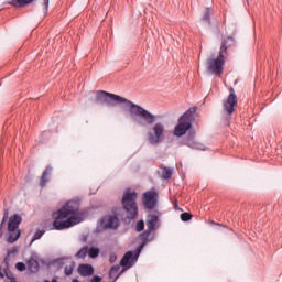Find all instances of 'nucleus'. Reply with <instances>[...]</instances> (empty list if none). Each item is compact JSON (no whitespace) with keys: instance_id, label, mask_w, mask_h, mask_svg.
<instances>
[{"instance_id":"obj_23","label":"nucleus","mask_w":282,"mask_h":282,"mask_svg":"<svg viewBox=\"0 0 282 282\" xmlns=\"http://www.w3.org/2000/svg\"><path fill=\"white\" fill-rule=\"evenodd\" d=\"M202 21L210 24V9L209 8L205 9Z\"/></svg>"},{"instance_id":"obj_32","label":"nucleus","mask_w":282,"mask_h":282,"mask_svg":"<svg viewBox=\"0 0 282 282\" xmlns=\"http://www.w3.org/2000/svg\"><path fill=\"white\" fill-rule=\"evenodd\" d=\"M44 282H58V280L56 278H53L52 281L45 280Z\"/></svg>"},{"instance_id":"obj_21","label":"nucleus","mask_w":282,"mask_h":282,"mask_svg":"<svg viewBox=\"0 0 282 282\" xmlns=\"http://www.w3.org/2000/svg\"><path fill=\"white\" fill-rule=\"evenodd\" d=\"M29 272H36V260L34 257H31L30 260L26 262Z\"/></svg>"},{"instance_id":"obj_3","label":"nucleus","mask_w":282,"mask_h":282,"mask_svg":"<svg viewBox=\"0 0 282 282\" xmlns=\"http://www.w3.org/2000/svg\"><path fill=\"white\" fill-rule=\"evenodd\" d=\"M235 45V39L227 37L223 41L220 46L219 56H212L207 59L206 65L210 74L221 76L224 72V65H226V56H228V47Z\"/></svg>"},{"instance_id":"obj_9","label":"nucleus","mask_w":282,"mask_h":282,"mask_svg":"<svg viewBox=\"0 0 282 282\" xmlns=\"http://www.w3.org/2000/svg\"><path fill=\"white\" fill-rule=\"evenodd\" d=\"M229 93L230 94L227 97V99H225L223 106L226 113H228L229 116H232V113H235V107H237L238 105V99H237V93H235V88H230Z\"/></svg>"},{"instance_id":"obj_28","label":"nucleus","mask_w":282,"mask_h":282,"mask_svg":"<svg viewBox=\"0 0 282 282\" xmlns=\"http://www.w3.org/2000/svg\"><path fill=\"white\" fill-rule=\"evenodd\" d=\"M15 268L19 270V272H24V270H26L25 263L23 262L15 263Z\"/></svg>"},{"instance_id":"obj_22","label":"nucleus","mask_w":282,"mask_h":282,"mask_svg":"<svg viewBox=\"0 0 282 282\" xmlns=\"http://www.w3.org/2000/svg\"><path fill=\"white\" fill-rule=\"evenodd\" d=\"M98 254H100V249L93 247V248H88V256L90 257V259H96V257H98Z\"/></svg>"},{"instance_id":"obj_31","label":"nucleus","mask_w":282,"mask_h":282,"mask_svg":"<svg viewBox=\"0 0 282 282\" xmlns=\"http://www.w3.org/2000/svg\"><path fill=\"white\" fill-rule=\"evenodd\" d=\"M41 237H43V232H36V239H40Z\"/></svg>"},{"instance_id":"obj_20","label":"nucleus","mask_w":282,"mask_h":282,"mask_svg":"<svg viewBox=\"0 0 282 282\" xmlns=\"http://www.w3.org/2000/svg\"><path fill=\"white\" fill-rule=\"evenodd\" d=\"M89 252V247H83L76 254V259H85Z\"/></svg>"},{"instance_id":"obj_6","label":"nucleus","mask_w":282,"mask_h":282,"mask_svg":"<svg viewBox=\"0 0 282 282\" xmlns=\"http://www.w3.org/2000/svg\"><path fill=\"white\" fill-rule=\"evenodd\" d=\"M138 193L126 189L122 197V205L128 213V219L138 217Z\"/></svg>"},{"instance_id":"obj_14","label":"nucleus","mask_w":282,"mask_h":282,"mask_svg":"<svg viewBox=\"0 0 282 282\" xmlns=\"http://www.w3.org/2000/svg\"><path fill=\"white\" fill-rule=\"evenodd\" d=\"M50 0H37V10L42 17H47Z\"/></svg>"},{"instance_id":"obj_33","label":"nucleus","mask_w":282,"mask_h":282,"mask_svg":"<svg viewBox=\"0 0 282 282\" xmlns=\"http://www.w3.org/2000/svg\"><path fill=\"white\" fill-rule=\"evenodd\" d=\"M14 252H17V248H14L13 250L9 251L8 254H14Z\"/></svg>"},{"instance_id":"obj_5","label":"nucleus","mask_w":282,"mask_h":282,"mask_svg":"<svg viewBox=\"0 0 282 282\" xmlns=\"http://www.w3.org/2000/svg\"><path fill=\"white\" fill-rule=\"evenodd\" d=\"M134 263L133 251L126 252L120 261V265L123 269L120 271V265L118 264L111 267L109 271V279H112L116 282L120 276H122V274H124V272H127V270H129V268H133Z\"/></svg>"},{"instance_id":"obj_18","label":"nucleus","mask_w":282,"mask_h":282,"mask_svg":"<svg viewBox=\"0 0 282 282\" xmlns=\"http://www.w3.org/2000/svg\"><path fill=\"white\" fill-rule=\"evenodd\" d=\"M8 217H10V210L6 208L2 220L0 223V237H3V226H6V221H8Z\"/></svg>"},{"instance_id":"obj_11","label":"nucleus","mask_w":282,"mask_h":282,"mask_svg":"<svg viewBox=\"0 0 282 282\" xmlns=\"http://www.w3.org/2000/svg\"><path fill=\"white\" fill-rule=\"evenodd\" d=\"M23 221V218L19 214H14L9 217L7 230H19L20 224Z\"/></svg>"},{"instance_id":"obj_36","label":"nucleus","mask_w":282,"mask_h":282,"mask_svg":"<svg viewBox=\"0 0 282 282\" xmlns=\"http://www.w3.org/2000/svg\"><path fill=\"white\" fill-rule=\"evenodd\" d=\"M35 239H36V234L33 235L32 241H34Z\"/></svg>"},{"instance_id":"obj_25","label":"nucleus","mask_w":282,"mask_h":282,"mask_svg":"<svg viewBox=\"0 0 282 282\" xmlns=\"http://www.w3.org/2000/svg\"><path fill=\"white\" fill-rule=\"evenodd\" d=\"M4 274L7 279H9L10 281L17 280V278H14V273H12V271H10L9 268L4 269Z\"/></svg>"},{"instance_id":"obj_7","label":"nucleus","mask_w":282,"mask_h":282,"mask_svg":"<svg viewBox=\"0 0 282 282\" xmlns=\"http://www.w3.org/2000/svg\"><path fill=\"white\" fill-rule=\"evenodd\" d=\"M166 138V127L163 122H156L152 126L151 130L148 132V142L152 145H158L160 142H164Z\"/></svg>"},{"instance_id":"obj_16","label":"nucleus","mask_w":282,"mask_h":282,"mask_svg":"<svg viewBox=\"0 0 282 282\" xmlns=\"http://www.w3.org/2000/svg\"><path fill=\"white\" fill-rule=\"evenodd\" d=\"M34 0H11L9 1V6L13 8H28V6H32Z\"/></svg>"},{"instance_id":"obj_2","label":"nucleus","mask_w":282,"mask_h":282,"mask_svg":"<svg viewBox=\"0 0 282 282\" xmlns=\"http://www.w3.org/2000/svg\"><path fill=\"white\" fill-rule=\"evenodd\" d=\"M53 223L55 230H65V228H72L76 224H80L83 218L80 217V203L78 200H70L66 203L65 207L53 213Z\"/></svg>"},{"instance_id":"obj_34","label":"nucleus","mask_w":282,"mask_h":282,"mask_svg":"<svg viewBox=\"0 0 282 282\" xmlns=\"http://www.w3.org/2000/svg\"><path fill=\"white\" fill-rule=\"evenodd\" d=\"M6 274H3V272H1V267H0V279H4Z\"/></svg>"},{"instance_id":"obj_24","label":"nucleus","mask_w":282,"mask_h":282,"mask_svg":"<svg viewBox=\"0 0 282 282\" xmlns=\"http://www.w3.org/2000/svg\"><path fill=\"white\" fill-rule=\"evenodd\" d=\"M192 149H198L199 151H206V147L202 143L193 142L188 144Z\"/></svg>"},{"instance_id":"obj_29","label":"nucleus","mask_w":282,"mask_h":282,"mask_svg":"<svg viewBox=\"0 0 282 282\" xmlns=\"http://www.w3.org/2000/svg\"><path fill=\"white\" fill-rule=\"evenodd\" d=\"M64 273L66 274V276H72V274H74V268L65 267Z\"/></svg>"},{"instance_id":"obj_12","label":"nucleus","mask_w":282,"mask_h":282,"mask_svg":"<svg viewBox=\"0 0 282 282\" xmlns=\"http://www.w3.org/2000/svg\"><path fill=\"white\" fill-rule=\"evenodd\" d=\"M105 228H118V216H105L101 220Z\"/></svg>"},{"instance_id":"obj_19","label":"nucleus","mask_w":282,"mask_h":282,"mask_svg":"<svg viewBox=\"0 0 282 282\" xmlns=\"http://www.w3.org/2000/svg\"><path fill=\"white\" fill-rule=\"evenodd\" d=\"M161 177L162 180H171V177H173V170L170 167H163Z\"/></svg>"},{"instance_id":"obj_13","label":"nucleus","mask_w":282,"mask_h":282,"mask_svg":"<svg viewBox=\"0 0 282 282\" xmlns=\"http://www.w3.org/2000/svg\"><path fill=\"white\" fill-rule=\"evenodd\" d=\"M77 272L80 276H93L95 270L91 264H79Z\"/></svg>"},{"instance_id":"obj_10","label":"nucleus","mask_w":282,"mask_h":282,"mask_svg":"<svg viewBox=\"0 0 282 282\" xmlns=\"http://www.w3.org/2000/svg\"><path fill=\"white\" fill-rule=\"evenodd\" d=\"M145 224L148 230H158L160 228V217L155 214H150L147 217Z\"/></svg>"},{"instance_id":"obj_4","label":"nucleus","mask_w":282,"mask_h":282,"mask_svg":"<svg viewBox=\"0 0 282 282\" xmlns=\"http://www.w3.org/2000/svg\"><path fill=\"white\" fill-rule=\"evenodd\" d=\"M196 111V108H189L180 117L178 123L174 128L173 135L182 138V135H186V132L191 131Z\"/></svg>"},{"instance_id":"obj_1","label":"nucleus","mask_w":282,"mask_h":282,"mask_svg":"<svg viewBox=\"0 0 282 282\" xmlns=\"http://www.w3.org/2000/svg\"><path fill=\"white\" fill-rule=\"evenodd\" d=\"M95 102L97 105H107V107H116V104L120 105L123 102L127 105L130 116L134 118L139 127H152V124H155V120H158L155 115L133 101L105 90L97 91Z\"/></svg>"},{"instance_id":"obj_30","label":"nucleus","mask_w":282,"mask_h":282,"mask_svg":"<svg viewBox=\"0 0 282 282\" xmlns=\"http://www.w3.org/2000/svg\"><path fill=\"white\" fill-rule=\"evenodd\" d=\"M116 259H118V256H117V254H111V256L109 257L110 263H116Z\"/></svg>"},{"instance_id":"obj_15","label":"nucleus","mask_w":282,"mask_h":282,"mask_svg":"<svg viewBox=\"0 0 282 282\" xmlns=\"http://www.w3.org/2000/svg\"><path fill=\"white\" fill-rule=\"evenodd\" d=\"M20 237H21V230L19 229L8 230L7 242L14 243L19 241Z\"/></svg>"},{"instance_id":"obj_35","label":"nucleus","mask_w":282,"mask_h":282,"mask_svg":"<svg viewBox=\"0 0 282 282\" xmlns=\"http://www.w3.org/2000/svg\"><path fill=\"white\" fill-rule=\"evenodd\" d=\"M142 248H144V243H142V245L140 246V248L138 249V252H141Z\"/></svg>"},{"instance_id":"obj_27","label":"nucleus","mask_w":282,"mask_h":282,"mask_svg":"<svg viewBox=\"0 0 282 282\" xmlns=\"http://www.w3.org/2000/svg\"><path fill=\"white\" fill-rule=\"evenodd\" d=\"M137 232H142L144 230V220H139L135 225Z\"/></svg>"},{"instance_id":"obj_26","label":"nucleus","mask_w":282,"mask_h":282,"mask_svg":"<svg viewBox=\"0 0 282 282\" xmlns=\"http://www.w3.org/2000/svg\"><path fill=\"white\" fill-rule=\"evenodd\" d=\"M181 219L182 221H191V219H193V215H191L189 213H183L181 214Z\"/></svg>"},{"instance_id":"obj_8","label":"nucleus","mask_w":282,"mask_h":282,"mask_svg":"<svg viewBox=\"0 0 282 282\" xmlns=\"http://www.w3.org/2000/svg\"><path fill=\"white\" fill-rule=\"evenodd\" d=\"M158 197H160V195L155 192V189L144 192L142 196V204L144 208L148 210H153V208L158 206Z\"/></svg>"},{"instance_id":"obj_17","label":"nucleus","mask_w":282,"mask_h":282,"mask_svg":"<svg viewBox=\"0 0 282 282\" xmlns=\"http://www.w3.org/2000/svg\"><path fill=\"white\" fill-rule=\"evenodd\" d=\"M50 175H52V167H47L40 180V186L43 188L47 182H50Z\"/></svg>"}]
</instances>
